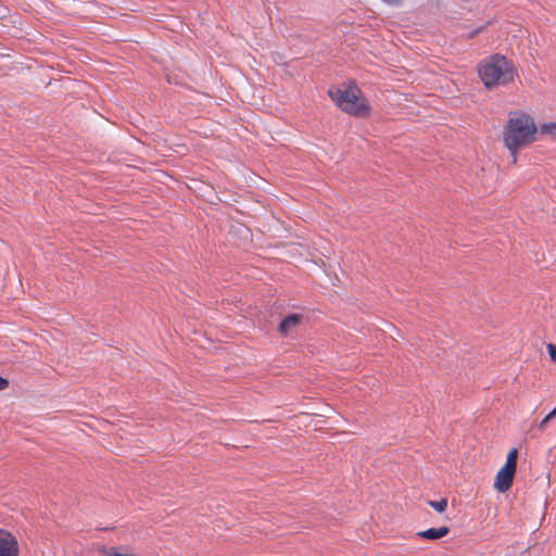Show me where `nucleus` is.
<instances>
[{"instance_id":"nucleus-4","label":"nucleus","mask_w":556,"mask_h":556,"mask_svg":"<svg viewBox=\"0 0 556 556\" xmlns=\"http://www.w3.org/2000/svg\"><path fill=\"white\" fill-rule=\"evenodd\" d=\"M517 459L518 450L511 448L507 454L505 464L495 476L494 488L498 492L504 493L510 489L516 473Z\"/></svg>"},{"instance_id":"nucleus-10","label":"nucleus","mask_w":556,"mask_h":556,"mask_svg":"<svg viewBox=\"0 0 556 556\" xmlns=\"http://www.w3.org/2000/svg\"><path fill=\"white\" fill-rule=\"evenodd\" d=\"M333 408L331 406H329L328 404H325L323 403L319 412H316L315 410V417H325V418H329L331 414H333Z\"/></svg>"},{"instance_id":"nucleus-5","label":"nucleus","mask_w":556,"mask_h":556,"mask_svg":"<svg viewBox=\"0 0 556 556\" xmlns=\"http://www.w3.org/2000/svg\"><path fill=\"white\" fill-rule=\"evenodd\" d=\"M20 545L15 535L0 528V556H18Z\"/></svg>"},{"instance_id":"nucleus-15","label":"nucleus","mask_w":556,"mask_h":556,"mask_svg":"<svg viewBox=\"0 0 556 556\" xmlns=\"http://www.w3.org/2000/svg\"><path fill=\"white\" fill-rule=\"evenodd\" d=\"M381 1L389 5H397L401 3V0H381Z\"/></svg>"},{"instance_id":"nucleus-7","label":"nucleus","mask_w":556,"mask_h":556,"mask_svg":"<svg viewBox=\"0 0 556 556\" xmlns=\"http://www.w3.org/2000/svg\"><path fill=\"white\" fill-rule=\"evenodd\" d=\"M450 532L447 527L430 528L428 530L419 531L416 533L417 538L435 541L444 538Z\"/></svg>"},{"instance_id":"nucleus-12","label":"nucleus","mask_w":556,"mask_h":556,"mask_svg":"<svg viewBox=\"0 0 556 556\" xmlns=\"http://www.w3.org/2000/svg\"><path fill=\"white\" fill-rule=\"evenodd\" d=\"M542 131L556 138V123L544 124L542 126Z\"/></svg>"},{"instance_id":"nucleus-13","label":"nucleus","mask_w":556,"mask_h":556,"mask_svg":"<svg viewBox=\"0 0 556 556\" xmlns=\"http://www.w3.org/2000/svg\"><path fill=\"white\" fill-rule=\"evenodd\" d=\"M547 352L551 361L556 363V345L553 343L547 344Z\"/></svg>"},{"instance_id":"nucleus-1","label":"nucleus","mask_w":556,"mask_h":556,"mask_svg":"<svg viewBox=\"0 0 556 556\" xmlns=\"http://www.w3.org/2000/svg\"><path fill=\"white\" fill-rule=\"evenodd\" d=\"M536 125L533 118L523 112H514L503 129V142L513 156V163L517 162L518 152L533 143L536 139Z\"/></svg>"},{"instance_id":"nucleus-3","label":"nucleus","mask_w":556,"mask_h":556,"mask_svg":"<svg viewBox=\"0 0 556 556\" xmlns=\"http://www.w3.org/2000/svg\"><path fill=\"white\" fill-rule=\"evenodd\" d=\"M329 94L343 112L356 117L370 115L371 108L356 85L345 89L330 90Z\"/></svg>"},{"instance_id":"nucleus-8","label":"nucleus","mask_w":556,"mask_h":556,"mask_svg":"<svg viewBox=\"0 0 556 556\" xmlns=\"http://www.w3.org/2000/svg\"><path fill=\"white\" fill-rule=\"evenodd\" d=\"M101 556H136L132 554L129 548L124 546H112V547H105L102 546L99 549Z\"/></svg>"},{"instance_id":"nucleus-2","label":"nucleus","mask_w":556,"mask_h":556,"mask_svg":"<svg viewBox=\"0 0 556 556\" xmlns=\"http://www.w3.org/2000/svg\"><path fill=\"white\" fill-rule=\"evenodd\" d=\"M478 73L484 87L488 89L513 83L517 76L514 63L500 54L481 61L478 66Z\"/></svg>"},{"instance_id":"nucleus-14","label":"nucleus","mask_w":556,"mask_h":556,"mask_svg":"<svg viewBox=\"0 0 556 556\" xmlns=\"http://www.w3.org/2000/svg\"><path fill=\"white\" fill-rule=\"evenodd\" d=\"M9 387V380L0 377V391L5 390Z\"/></svg>"},{"instance_id":"nucleus-9","label":"nucleus","mask_w":556,"mask_h":556,"mask_svg":"<svg viewBox=\"0 0 556 556\" xmlns=\"http://www.w3.org/2000/svg\"><path fill=\"white\" fill-rule=\"evenodd\" d=\"M428 504L438 513H444L447 508L446 498H441L440 501H428Z\"/></svg>"},{"instance_id":"nucleus-6","label":"nucleus","mask_w":556,"mask_h":556,"mask_svg":"<svg viewBox=\"0 0 556 556\" xmlns=\"http://www.w3.org/2000/svg\"><path fill=\"white\" fill-rule=\"evenodd\" d=\"M304 320L303 314L293 313L286 316L278 326V331L283 337H289L296 332V330L302 326Z\"/></svg>"},{"instance_id":"nucleus-11","label":"nucleus","mask_w":556,"mask_h":556,"mask_svg":"<svg viewBox=\"0 0 556 556\" xmlns=\"http://www.w3.org/2000/svg\"><path fill=\"white\" fill-rule=\"evenodd\" d=\"M556 417V407L549 413L547 414L543 420L539 424V429L540 430H545L547 424Z\"/></svg>"}]
</instances>
